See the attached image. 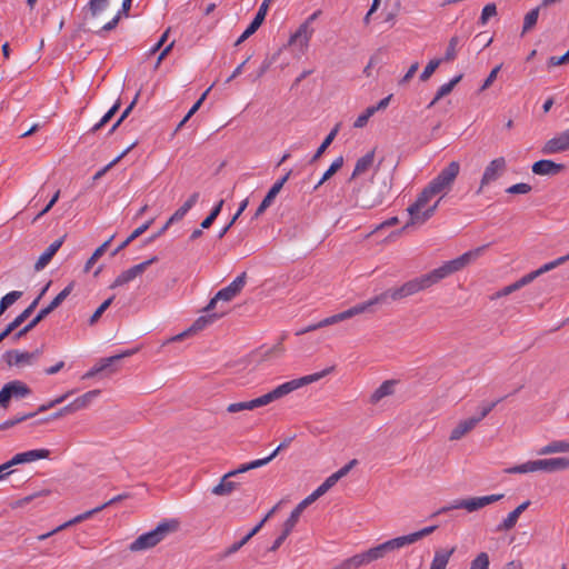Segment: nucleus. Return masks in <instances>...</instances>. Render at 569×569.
<instances>
[{
    "mask_svg": "<svg viewBox=\"0 0 569 569\" xmlns=\"http://www.w3.org/2000/svg\"><path fill=\"white\" fill-rule=\"evenodd\" d=\"M487 247L488 244H485L465 252L460 257L445 262L442 266L431 270L428 273L413 278L398 288H390L380 295L375 296L368 301L359 305L360 307L365 308V312L372 311L371 308L373 306L387 303L389 299L392 301H398L413 296L420 291L427 290L450 274L462 270L472 260H476L478 257H480Z\"/></svg>",
    "mask_w": 569,
    "mask_h": 569,
    "instance_id": "f257e3e1",
    "label": "nucleus"
},
{
    "mask_svg": "<svg viewBox=\"0 0 569 569\" xmlns=\"http://www.w3.org/2000/svg\"><path fill=\"white\" fill-rule=\"evenodd\" d=\"M460 171V164L458 161H451L446 168H443L418 194L416 201L410 204L407 209L410 219L409 221L397 231L400 234L403 230L415 224H422L429 220L436 212L440 199L435 204L421 211L427 203L437 194H446L452 187L456 178Z\"/></svg>",
    "mask_w": 569,
    "mask_h": 569,
    "instance_id": "f03ea898",
    "label": "nucleus"
},
{
    "mask_svg": "<svg viewBox=\"0 0 569 569\" xmlns=\"http://www.w3.org/2000/svg\"><path fill=\"white\" fill-rule=\"evenodd\" d=\"M335 368H336L335 366H331V367L323 369L320 372H316V373L308 375V376H305V377H301L298 379L287 381L284 383L278 386L270 392L262 395L256 399H252L249 401L230 403L227 407V411L229 413H237V412H240L243 410H253L256 408L267 406V405L271 403L272 401L287 396L290 392H292L301 387H305L309 383H312V382H316V381L322 379L323 377L330 375L335 370Z\"/></svg>",
    "mask_w": 569,
    "mask_h": 569,
    "instance_id": "7ed1b4c3",
    "label": "nucleus"
},
{
    "mask_svg": "<svg viewBox=\"0 0 569 569\" xmlns=\"http://www.w3.org/2000/svg\"><path fill=\"white\" fill-rule=\"evenodd\" d=\"M388 190L387 183L378 182L376 177L372 176L368 181L362 182L358 188L353 189L351 197L356 206L371 209L383 202Z\"/></svg>",
    "mask_w": 569,
    "mask_h": 569,
    "instance_id": "20e7f679",
    "label": "nucleus"
},
{
    "mask_svg": "<svg viewBox=\"0 0 569 569\" xmlns=\"http://www.w3.org/2000/svg\"><path fill=\"white\" fill-rule=\"evenodd\" d=\"M179 528V521L176 519L160 522L153 530L139 536L129 546L131 552H138L151 549L161 542L169 533L176 532Z\"/></svg>",
    "mask_w": 569,
    "mask_h": 569,
    "instance_id": "39448f33",
    "label": "nucleus"
},
{
    "mask_svg": "<svg viewBox=\"0 0 569 569\" xmlns=\"http://www.w3.org/2000/svg\"><path fill=\"white\" fill-rule=\"evenodd\" d=\"M73 282L69 283L62 291H60L53 300L44 308H42L36 317L28 322L24 327L13 333L12 340L17 341L33 330L43 319H46L54 309H57L71 293Z\"/></svg>",
    "mask_w": 569,
    "mask_h": 569,
    "instance_id": "423d86ee",
    "label": "nucleus"
},
{
    "mask_svg": "<svg viewBox=\"0 0 569 569\" xmlns=\"http://www.w3.org/2000/svg\"><path fill=\"white\" fill-rule=\"evenodd\" d=\"M503 498L502 493L498 495H490V496H483V497H472L467 499H458L455 500L451 505L445 506L437 510L432 517H436L441 513H446L453 509H466L468 512L477 511L490 503L497 502Z\"/></svg>",
    "mask_w": 569,
    "mask_h": 569,
    "instance_id": "0eeeda50",
    "label": "nucleus"
},
{
    "mask_svg": "<svg viewBox=\"0 0 569 569\" xmlns=\"http://www.w3.org/2000/svg\"><path fill=\"white\" fill-rule=\"evenodd\" d=\"M247 281V272L239 274L229 286L219 290L209 303L203 309L204 312H210L216 308L218 301H230L241 292Z\"/></svg>",
    "mask_w": 569,
    "mask_h": 569,
    "instance_id": "6e6552de",
    "label": "nucleus"
},
{
    "mask_svg": "<svg viewBox=\"0 0 569 569\" xmlns=\"http://www.w3.org/2000/svg\"><path fill=\"white\" fill-rule=\"evenodd\" d=\"M363 312H365V308L360 307V305L358 303V305L349 308L346 311H342L340 313L330 316V317L325 318L323 320H321V321H319L317 323L310 325V326L306 327L305 329H301L300 331L297 332V335H303V333H307V332H311V331L318 330L320 328H323V327H327V326H331V325L338 323L340 321L350 319V318H352L355 316H358V315H361Z\"/></svg>",
    "mask_w": 569,
    "mask_h": 569,
    "instance_id": "1a4fd4ad",
    "label": "nucleus"
},
{
    "mask_svg": "<svg viewBox=\"0 0 569 569\" xmlns=\"http://www.w3.org/2000/svg\"><path fill=\"white\" fill-rule=\"evenodd\" d=\"M506 171L507 161L503 157H498L491 160L485 168L483 174L480 180V187L477 190V194H480L486 186L498 180Z\"/></svg>",
    "mask_w": 569,
    "mask_h": 569,
    "instance_id": "9d476101",
    "label": "nucleus"
},
{
    "mask_svg": "<svg viewBox=\"0 0 569 569\" xmlns=\"http://www.w3.org/2000/svg\"><path fill=\"white\" fill-rule=\"evenodd\" d=\"M31 393V389L20 380L6 383L0 390V406L8 408L11 398H24Z\"/></svg>",
    "mask_w": 569,
    "mask_h": 569,
    "instance_id": "9b49d317",
    "label": "nucleus"
},
{
    "mask_svg": "<svg viewBox=\"0 0 569 569\" xmlns=\"http://www.w3.org/2000/svg\"><path fill=\"white\" fill-rule=\"evenodd\" d=\"M158 261V257H152L149 260H146L139 264H136L128 270L121 272L110 286L111 289L123 286L130 281H132L136 277L142 274L149 266Z\"/></svg>",
    "mask_w": 569,
    "mask_h": 569,
    "instance_id": "f8f14e48",
    "label": "nucleus"
},
{
    "mask_svg": "<svg viewBox=\"0 0 569 569\" xmlns=\"http://www.w3.org/2000/svg\"><path fill=\"white\" fill-rule=\"evenodd\" d=\"M71 393H72V391H69V392L56 398L54 400L49 401L48 403L41 405L36 412L26 413V415L17 417L14 419L7 420L3 423H0V430H7L22 421L33 418L34 416H37L40 412H44V411L53 408L54 406L62 403Z\"/></svg>",
    "mask_w": 569,
    "mask_h": 569,
    "instance_id": "ddd939ff",
    "label": "nucleus"
},
{
    "mask_svg": "<svg viewBox=\"0 0 569 569\" xmlns=\"http://www.w3.org/2000/svg\"><path fill=\"white\" fill-rule=\"evenodd\" d=\"M274 0H263V2L260 4L258 12L256 13V17L251 21V23L248 26V28L243 31V33L234 42V46L238 47L242 42H244L249 37H251L263 23L268 9L270 4Z\"/></svg>",
    "mask_w": 569,
    "mask_h": 569,
    "instance_id": "4468645a",
    "label": "nucleus"
},
{
    "mask_svg": "<svg viewBox=\"0 0 569 569\" xmlns=\"http://www.w3.org/2000/svg\"><path fill=\"white\" fill-rule=\"evenodd\" d=\"M42 353V348L36 349L32 352H21L18 350H9L3 355V360L7 362L9 367L12 366H24L31 365L36 359L40 357Z\"/></svg>",
    "mask_w": 569,
    "mask_h": 569,
    "instance_id": "2eb2a0df",
    "label": "nucleus"
},
{
    "mask_svg": "<svg viewBox=\"0 0 569 569\" xmlns=\"http://www.w3.org/2000/svg\"><path fill=\"white\" fill-rule=\"evenodd\" d=\"M567 261H569V253L566 256H562L553 261L545 263L539 269L525 274L523 277H521L519 280L516 281L518 289H521L522 287L531 283L535 279H537L541 274H543L548 271H551L552 269L559 267L560 264H562Z\"/></svg>",
    "mask_w": 569,
    "mask_h": 569,
    "instance_id": "dca6fc26",
    "label": "nucleus"
},
{
    "mask_svg": "<svg viewBox=\"0 0 569 569\" xmlns=\"http://www.w3.org/2000/svg\"><path fill=\"white\" fill-rule=\"evenodd\" d=\"M207 313H208V315H206V316H201V317H199V318H198V319L192 323V326H191L188 330H186V331H183V332H181V333L177 335V336L173 338V340H181V339H183L184 337H187V336H188V335H190V333H194V332H198V331L203 330V329H204V328H207L209 325L213 323L216 320H218V319L222 318V317L227 313V311H221V312H211V311H210V312H207Z\"/></svg>",
    "mask_w": 569,
    "mask_h": 569,
    "instance_id": "f3484780",
    "label": "nucleus"
},
{
    "mask_svg": "<svg viewBox=\"0 0 569 569\" xmlns=\"http://www.w3.org/2000/svg\"><path fill=\"white\" fill-rule=\"evenodd\" d=\"M569 150V129L549 139L541 148L543 154H555Z\"/></svg>",
    "mask_w": 569,
    "mask_h": 569,
    "instance_id": "a211bd4d",
    "label": "nucleus"
},
{
    "mask_svg": "<svg viewBox=\"0 0 569 569\" xmlns=\"http://www.w3.org/2000/svg\"><path fill=\"white\" fill-rule=\"evenodd\" d=\"M320 11L313 12L299 28L298 30L290 37V44L299 42L300 46H307L310 40L313 29L310 28V22L316 20Z\"/></svg>",
    "mask_w": 569,
    "mask_h": 569,
    "instance_id": "6ab92c4d",
    "label": "nucleus"
},
{
    "mask_svg": "<svg viewBox=\"0 0 569 569\" xmlns=\"http://www.w3.org/2000/svg\"><path fill=\"white\" fill-rule=\"evenodd\" d=\"M536 471L555 472L559 470L569 469V458H549L535 460Z\"/></svg>",
    "mask_w": 569,
    "mask_h": 569,
    "instance_id": "aec40b11",
    "label": "nucleus"
},
{
    "mask_svg": "<svg viewBox=\"0 0 569 569\" xmlns=\"http://www.w3.org/2000/svg\"><path fill=\"white\" fill-rule=\"evenodd\" d=\"M532 172L538 176H556L566 169L563 163H557L552 160L542 159L532 164Z\"/></svg>",
    "mask_w": 569,
    "mask_h": 569,
    "instance_id": "412c9836",
    "label": "nucleus"
},
{
    "mask_svg": "<svg viewBox=\"0 0 569 569\" xmlns=\"http://www.w3.org/2000/svg\"><path fill=\"white\" fill-rule=\"evenodd\" d=\"M529 506H530V501L529 500H527V501L522 502L521 505H519L515 510L509 512L507 518H505L501 523H499L497 526L496 531L497 532H503V531L511 530L517 525V521H518L520 515L525 510H527V508Z\"/></svg>",
    "mask_w": 569,
    "mask_h": 569,
    "instance_id": "4be33fe9",
    "label": "nucleus"
},
{
    "mask_svg": "<svg viewBox=\"0 0 569 569\" xmlns=\"http://www.w3.org/2000/svg\"><path fill=\"white\" fill-rule=\"evenodd\" d=\"M50 456V450L48 449H33L24 452L17 453L12 457L11 461L13 466L20 463L32 462L38 459H46Z\"/></svg>",
    "mask_w": 569,
    "mask_h": 569,
    "instance_id": "5701e85b",
    "label": "nucleus"
},
{
    "mask_svg": "<svg viewBox=\"0 0 569 569\" xmlns=\"http://www.w3.org/2000/svg\"><path fill=\"white\" fill-rule=\"evenodd\" d=\"M233 478L229 472L223 475L220 482L211 489V493L219 497L230 496L240 486L239 482L230 480Z\"/></svg>",
    "mask_w": 569,
    "mask_h": 569,
    "instance_id": "b1692460",
    "label": "nucleus"
},
{
    "mask_svg": "<svg viewBox=\"0 0 569 569\" xmlns=\"http://www.w3.org/2000/svg\"><path fill=\"white\" fill-rule=\"evenodd\" d=\"M66 236L57 239L53 241L46 251L39 257L37 262L34 263V270L40 271L42 270L53 258V256L57 253V251L60 249L64 241Z\"/></svg>",
    "mask_w": 569,
    "mask_h": 569,
    "instance_id": "393cba45",
    "label": "nucleus"
},
{
    "mask_svg": "<svg viewBox=\"0 0 569 569\" xmlns=\"http://www.w3.org/2000/svg\"><path fill=\"white\" fill-rule=\"evenodd\" d=\"M398 383L397 380L390 379L383 381L370 396L369 401L371 405H377L383 398L392 396L395 393V386Z\"/></svg>",
    "mask_w": 569,
    "mask_h": 569,
    "instance_id": "a878e982",
    "label": "nucleus"
},
{
    "mask_svg": "<svg viewBox=\"0 0 569 569\" xmlns=\"http://www.w3.org/2000/svg\"><path fill=\"white\" fill-rule=\"evenodd\" d=\"M477 425V419H473L472 417L459 421L458 425L451 430L449 439L451 441L461 439L471 430H473Z\"/></svg>",
    "mask_w": 569,
    "mask_h": 569,
    "instance_id": "bb28decb",
    "label": "nucleus"
},
{
    "mask_svg": "<svg viewBox=\"0 0 569 569\" xmlns=\"http://www.w3.org/2000/svg\"><path fill=\"white\" fill-rule=\"evenodd\" d=\"M100 511H101V508H99V506H98V507H96V508H93L91 510H88V511H86V512H83L81 515H78L77 517H74L71 520H69V521L64 522L63 525L59 526L58 528H56L51 532H48L46 535L39 536V540H44L49 536H51V535H53V533H56V532H58V531H60L62 529H66V528L72 526V525H77V523H79V522H81V521H83L86 519H89L90 517H92L93 515H96V513H98Z\"/></svg>",
    "mask_w": 569,
    "mask_h": 569,
    "instance_id": "cd10ccee",
    "label": "nucleus"
},
{
    "mask_svg": "<svg viewBox=\"0 0 569 569\" xmlns=\"http://www.w3.org/2000/svg\"><path fill=\"white\" fill-rule=\"evenodd\" d=\"M375 161V150L367 152L365 156L359 158L356 162L353 172L350 177V180H353L358 176L367 172L373 164Z\"/></svg>",
    "mask_w": 569,
    "mask_h": 569,
    "instance_id": "c85d7f7f",
    "label": "nucleus"
},
{
    "mask_svg": "<svg viewBox=\"0 0 569 569\" xmlns=\"http://www.w3.org/2000/svg\"><path fill=\"white\" fill-rule=\"evenodd\" d=\"M456 547L451 549H438L435 552L430 569H446L450 557L455 553Z\"/></svg>",
    "mask_w": 569,
    "mask_h": 569,
    "instance_id": "c756f323",
    "label": "nucleus"
},
{
    "mask_svg": "<svg viewBox=\"0 0 569 569\" xmlns=\"http://www.w3.org/2000/svg\"><path fill=\"white\" fill-rule=\"evenodd\" d=\"M199 192H193L188 200L174 211V213L169 218V223H174L183 219L187 212L197 203L199 199Z\"/></svg>",
    "mask_w": 569,
    "mask_h": 569,
    "instance_id": "7c9ffc66",
    "label": "nucleus"
},
{
    "mask_svg": "<svg viewBox=\"0 0 569 569\" xmlns=\"http://www.w3.org/2000/svg\"><path fill=\"white\" fill-rule=\"evenodd\" d=\"M137 351H138V348H134V349L126 350L122 353H119L116 356L103 358L99 361V363L96 367L99 370V372H102V371L107 370L108 368H110L111 366H113L119 360L133 356Z\"/></svg>",
    "mask_w": 569,
    "mask_h": 569,
    "instance_id": "2f4dec72",
    "label": "nucleus"
},
{
    "mask_svg": "<svg viewBox=\"0 0 569 569\" xmlns=\"http://www.w3.org/2000/svg\"><path fill=\"white\" fill-rule=\"evenodd\" d=\"M409 545H411L410 539L408 538V535H406V536H401V537H397V538L387 540V541L380 543V547H381L383 555L386 556L388 552L398 550V549L403 548Z\"/></svg>",
    "mask_w": 569,
    "mask_h": 569,
    "instance_id": "473e14b6",
    "label": "nucleus"
},
{
    "mask_svg": "<svg viewBox=\"0 0 569 569\" xmlns=\"http://www.w3.org/2000/svg\"><path fill=\"white\" fill-rule=\"evenodd\" d=\"M99 393H100V390H98V389L90 390V391L83 393L82 396L78 397L77 399H74V401L71 402L74 411L87 408L91 403V401L99 396Z\"/></svg>",
    "mask_w": 569,
    "mask_h": 569,
    "instance_id": "72a5a7b5",
    "label": "nucleus"
},
{
    "mask_svg": "<svg viewBox=\"0 0 569 569\" xmlns=\"http://www.w3.org/2000/svg\"><path fill=\"white\" fill-rule=\"evenodd\" d=\"M557 452H569V442L561 441V440L552 441V442L548 443L547 446L542 447L538 451V453L541 456L557 453Z\"/></svg>",
    "mask_w": 569,
    "mask_h": 569,
    "instance_id": "f704fd0d",
    "label": "nucleus"
},
{
    "mask_svg": "<svg viewBox=\"0 0 569 569\" xmlns=\"http://www.w3.org/2000/svg\"><path fill=\"white\" fill-rule=\"evenodd\" d=\"M337 482L338 479L335 478L332 473L311 495H309L308 498L312 502H315L317 499L323 496L329 489H331Z\"/></svg>",
    "mask_w": 569,
    "mask_h": 569,
    "instance_id": "c9c22d12",
    "label": "nucleus"
},
{
    "mask_svg": "<svg viewBox=\"0 0 569 569\" xmlns=\"http://www.w3.org/2000/svg\"><path fill=\"white\" fill-rule=\"evenodd\" d=\"M340 123H337L335 128L329 132V134L325 138L320 147L317 149L316 153L313 154L311 162L317 161L322 153L328 149V147L331 144L333 139L336 138L337 133L339 132Z\"/></svg>",
    "mask_w": 569,
    "mask_h": 569,
    "instance_id": "e433bc0d",
    "label": "nucleus"
},
{
    "mask_svg": "<svg viewBox=\"0 0 569 569\" xmlns=\"http://www.w3.org/2000/svg\"><path fill=\"white\" fill-rule=\"evenodd\" d=\"M137 142H133L131 146H129L124 151H122L117 158H114L111 162H109L106 167L100 169L96 172L93 176V180L97 181L101 179L114 164H117L124 156H127L130 150H132L136 147Z\"/></svg>",
    "mask_w": 569,
    "mask_h": 569,
    "instance_id": "4c0bfd02",
    "label": "nucleus"
},
{
    "mask_svg": "<svg viewBox=\"0 0 569 569\" xmlns=\"http://www.w3.org/2000/svg\"><path fill=\"white\" fill-rule=\"evenodd\" d=\"M539 11H540V6L533 8L525 16L521 34L527 33L537 24V21L539 18Z\"/></svg>",
    "mask_w": 569,
    "mask_h": 569,
    "instance_id": "58836bf2",
    "label": "nucleus"
},
{
    "mask_svg": "<svg viewBox=\"0 0 569 569\" xmlns=\"http://www.w3.org/2000/svg\"><path fill=\"white\" fill-rule=\"evenodd\" d=\"M277 189H278V187H271L270 188V190L268 191V193L266 194V197L261 201L260 206L256 210L254 218H258L259 216H261L271 206V203L273 202L274 198L279 193V191H277Z\"/></svg>",
    "mask_w": 569,
    "mask_h": 569,
    "instance_id": "ea45409f",
    "label": "nucleus"
},
{
    "mask_svg": "<svg viewBox=\"0 0 569 569\" xmlns=\"http://www.w3.org/2000/svg\"><path fill=\"white\" fill-rule=\"evenodd\" d=\"M462 74H458L448 83L442 84L436 93V100H440L443 97L448 96L453 90V88L462 80Z\"/></svg>",
    "mask_w": 569,
    "mask_h": 569,
    "instance_id": "a19ab883",
    "label": "nucleus"
},
{
    "mask_svg": "<svg viewBox=\"0 0 569 569\" xmlns=\"http://www.w3.org/2000/svg\"><path fill=\"white\" fill-rule=\"evenodd\" d=\"M121 106V102L120 100L118 99L117 102L108 110V112L101 118V120L96 123L92 129H91V132H97L98 130H100L104 124H107L111 119L112 117L118 112L119 108Z\"/></svg>",
    "mask_w": 569,
    "mask_h": 569,
    "instance_id": "79ce46f5",
    "label": "nucleus"
},
{
    "mask_svg": "<svg viewBox=\"0 0 569 569\" xmlns=\"http://www.w3.org/2000/svg\"><path fill=\"white\" fill-rule=\"evenodd\" d=\"M223 200H220L213 208L212 210L210 211V213L202 220V222L200 223V227L202 229H208L212 226V223L214 222V220L217 219V217L220 214L221 212V209H222V206H223Z\"/></svg>",
    "mask_w": 569,
    "mask_h": 569,
    "instance_id": "37998d69",
    "label": "nucleus"
},
{
    "mask_svg": "<svg viewBox=\"0 0 569 569\" xmlns=\"http://www.w3.org/2000/svg\"><path fill=\"white\" fill-rule=\"evenodd\" d=\"M249 204V199H244L240 206H239V209L238 211L234 213V216L232 218H230V222L221 229V231L219 232L218 234V238L219 239H222L226 233L230 230V228L234 224V222L238 220V218L241 216V213L246 210V208L248 207Z\"/></svg>",
    "mask_w": 569,
    "mask_h": 569,
    "instance_id": "c03bdc74",
    "label": "nucleus"
},
{
    "mask_svg": "<svg viewBox=\"0 0 569 569\" xmlns=\"http://www.w3.org/2000/svg\"><path fill=\"white\" fill-rule=\"evenodd\" d=\"M343 166V157H338L333 160L329 169L323 173L322 178L319 180L317 186L315 188H318L320 184H322L325 181L330 179L341 167Z\"/></svg>",
    "mask_w": 569,
    "mask_h": 569,
    "instance_id": "a18cd8bd",
    "label": "nucleus"
},
{
    "mask_svg": "<svg viewBox=\"0 0 569 569\" xmlns=\"http://www.w3.org/2000/svg\"><path fill=\"white\" fill-rule=\"evenodd\" d=\"M50 286V282H48L40 291V293L38 295V297L30 303L28 305V307L20 313L26 320L33 313V311L36 310V308L38 307L40 300L42 299V297L44 296V293L47 292L48 288Z\"/></svg>",
    "mask_w": 569,
    "mask_h": 569,
    "instance_id": "49530a36",
    "label": "nucleus"
},
{
    "mask_svg": "<svg viewBox=\"0 0 569 569\" xmlns=\"http://www.w3.org/2000/svg\"><path fill=\"white\" fill-rule=\"evenodd\" d=\"M459 44V38L453 36L450 38L446 53L443 56L442 61L450 62L456 59L457 56V47Z\"/></svg>",
    "mask_w": 569,
    "mask_h": 569,
    "instance_id": "de8ad7c7",
    "label": "nucleus"
},
{
    "mask_svg": "<svg viewBox=\"0 0 569 569\" xmlns=\"http://www.w3.org/2000/svg\"><path fill=\"white\" fill-rule=\"evenodd\" d=\"M311 503H313L308 497L305 498L301 502H299L297 505V507L292 510L291 515L289 516L288 520H290L291 522H293L295 525H297V522L299 521V518L301 516V513L303 512V510L310 506Z\"/></svg>",
    "mask_w": 569,
    "mask_h": 569,
    "instance_id": "09e8293b",
    "label": "nucleus"
},
{
    "mask_svg": "<svg viewBox=\"0 0 569 569\" xmlns=\"http://www.w3.org/2000/svg\"><path fill=\"white\" fill-rule=\"evenodd\" d=\"M442 62V59H432L428 62V64L425 67L423 71L420 73V80L422 82L427 81L430 79V77L432 76V73L437 70V68L440 66V63Z\"/></svg>",
    "mask_w": 569,
    "mask_h": 569,
    "instance_id": "8fccbe9b",
    "label": "nucleus"
},
{
    "mask_svg": "<svg viewBox=\"0 0 569 569\" xmlns=\"http://www.w3.org/2000/svg\"><path fill=\"white\" fill-rule=\"evenodd\" d=\"M490 560L487 552H480L471 561L470 569H489Z\"/></svg>",
    "mask_w": 569,
    "mask_h": 569,
    "instance_id": "3c124183",
    "label": "nucleus"
},
{
    "mask_svg": "<svg viewBox=\"0 0 569 569\" xmlns=\"http://www.w3.org/2000/svg\"><path fill=\"white\" fill-rule=\"evenodd\" d=\"M22 297V291H11L3 296L0 300V306L7 311L14 302Z\"/></svg>",
    "mask_w": 569,
    "mask_h": 569,
    "instance_id": "603ef678",
    "label": "nucleus"
},
{
    "mask_svg": "<svg viewBox=\"0 0 569 569\" xmlns=\"http://www.w3.org/2000/svg\"><path fill=\"white\" fill-rule=\"evenodd\" d=\"M502 399H498L493 402L483 403L479 408V412L476 416H472L473 419H477V423H479L482 419H485L493 408L501 401Z\"/></svg>",
    "mask_w": 569,
    "mask_h": 569,
    "instance_id": "864d4df0",
    "label": "nucleus"
},
{
    "mask_svg": "<svg viewBox=\"0 0 569 569\" xmlns=\"http://www.w3.org/2000/svg\"><path fill=\"white\" fill-rule=\"evenodd\" d=\"M536 471V463L533 461H527L522 465H518L511 468H508L506 472L508 473H527V472H535Z\"/></svg>",
    "mask_w": 569,
    "mask_h": 569,
    "instance_id": "5fc2aeb1",
    "label": "nucleus"
},
{
    "mask_svg": "<svg viewBox=\"0 0 569 569\" xmlns=\"http://www.w3.org/2000/svg\"><path fill=\"white\" fill-rule=\"evenodd\" d=\"M363 556H365V559H366V562L367 565L376 561V560H379L381 558L385 557L382 550H381V547L380 545L376 546V547H372L370 549H368L367 551L362 552Z\"/></svg>",
    "mask_w": 569,
    "mask_h": 569,
    "instance_id": "6e6d98bb",
    "label": "nucleus"
},
{
    "mask_svg": "<svg viewBox=\"0 0 569 569\" xmlns=\"http://www.w3.org/2000/svg\"><path fill=\"white\" fill-rule=\"evenodd\" d=\"M114 299V296L108 298L106 301H103L100 307L93 312V315L90 317L89 319V325H94L99 319L100 317L102 316V313L110 307V305L112 303Z\"/></svg>",
    "mask_w": 569,
    "mask_h": 569,
    "instance_id": "4d7b16f0",
    "label": "nucleus"
},
{
    "mask_svg": "<svg viewBox=\"0 0 569 569\" xmlns=\"http://www.w3.org/2000/svg\"><path fill=\"white\" fill-rule=\"evenodd\" d=\"M375 110L373 108L370 106L368 107L363 113H361L357 119L356 121L353 122V127L355 128H363L367 126L369 119L375 114Z\"/></svg>",
    "mask_w": 569,
    "mask_h": 569,
    "instance_id": "13d9d810",
    "label": "nucleus"
},
{
    "mask_svg": "<svg viewBox=\"0 0 569 569\" xmlns=\"http://www.w3.org/2000/svg\"><path fill=\"white\" fill-rule=\"evenodd\" d=\"M438 527L437 526H430L426 527L419 531L412 532L408 535V538L410 539V543H415L419 541L420 539L431 535Z\"/></svg>",
    "mask_w": 569,
    "mask_h": 569,
    "instance_id": "bf43d9fd",
    "label": "nucleus"
},
{
    "mask_svg": "<svg viewBox=\"0 0 569 569\" xmlns=\"http://www.w3.org/2000/svg\"><path fill=\"white\" fill-rule=\"evenodd\" d=\"M109 4V0H90L88 8L92 17L98 16Z\"/></svg>",
    "mask_w": 569,
    "mask_h": 569,
    "instance_id": "052dcab7",
    "label": "nucleus"
},
{
    "mask_svg": "<svg viewBox=\"0 0 569 569\" xmlns=\"http://www.w3.org/2000/svg\"><path fill=\"white\" fill-rule=\"evenodd\" d=\"M72 412H74V409L72 407V403H69L66 407L61 408L59 411L51 415L50 417L38 420L37 423H46L50 420L61 418L62 416L72 413Z\"/></svg>",
    "mask_w": 569,
    "mask_h": 569,
    "instance_id": "680f3d73",
    "label": "nucleus"
},
{
    "mask_svg": "<svg viewBox=\"0 0 569 569\" xmlns=\"http://www.w3.org/2000/svg\"><path fill=\"white\" fill-rule=\"evenodd\" d=\"M532 190V187L528 183L520 182L509 187L506 191L511 194H526Z\"/></svg>",
    "mask_w": 569,
    "mask_h": 569,
    "instance_id": "e2e57ef3",
    "label": "nucleus"
},
{
    "mask_svg": "<svg viewBox=\"0 0 569 569\" xmlns=\"http://www.w3.org/2000/svg\"><path fill=\"white\" fill-rule=\"evenodd\" d=\"M497 14V7L495 3H489L483 7L481 16H480V23L486 24L489 18L495 17Z\"/></svg>",
    "mask_w": 569,
    "mask_h": 569,
    "instance_id": "0e129e2a",
    "label": "nucleus"
},
{
    "mask_svg": "<svg viewBox=\"0 0 569 569\" xmlns=\"http://www.w3.org/2000/svg\"><path fill=\"white\" fill-rule=\"evenodd\" d=\"M350 569H358L362 566H367L363 553H357L347 559Z\"/></svg>",
    "mask_w": 569,
    "mask_h": 569,
    "instance_id": "69168bd1",
    "label": "nucleus"
},
{
    "mask_svg": "<svg viewBox=\"0 0 569 569\" xmlns=\"http://www.w3.org/2000/svg\"><path fill=\"white\" fill-rule=\"evenodd\" d=\"M350 569H358L362 566H367L363 553H357L347 559Z\"/></svg>",
    "mask_w": 569,
    "mask_h": 569,
    "instance_id": "338daca9",
    "label": "nucleus"
},
{
    "mask_svg": "<svg viewBox=\"0 0 569 569\" xmlns=\"http://www.w3.org/2000/svg\"><path fill=\"white\" fill-rule=\"evenodd\" d=\"M501 67H502V64H498L490 71L489 76L486 78V80L483 81V83L480 88L481 91L487 90L495 82Z\"/></svg>",
    "mask_w": 569,
    "mask_h": 569,
    "instance_id": "774afa93",
    "label": "nucleus"
}]
</instances>
